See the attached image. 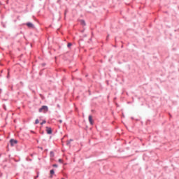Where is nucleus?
Instances as JSON below:
<instances>
[{"instance_id": "obj_13", "label": "nucleus", "mask_w": 179, "mask_h": 179, "mask_svg": "<svg viewBox=\"0 0 179 179\" xmlns=\"http://www.w3.org/2000/svg\"><path fill=\"white\" fill-rule=\"evenodd\" d=\"M59 122H62V120H60Z\"/></svg>"}, {"instance_id": "obj_14", "label": "nucleus", "mask_w": 179, "mask_h": 179, "mask_svg": "<svg viewBox=\"0 0 179 179\" xmlns=\"http://www.w3.org/2000/svg\"><path fill=\"white\" fill-rule=\"evenodd\" d=\"M67 144H69V142H67Z\"/></svg>"}, {"instance_id": "obj_7", "label": "nucleus", "mask_w": 179, "mask_h": 179, "mask_svg": "<svg viewBox=\"0 0 179 179\" xmlns=\"http://www.w3.org/2000/svg\"><path fill=\"white\" fill-rule=\"evenodd\" d=\"M67 47H69H69H72V43H69L68 45H67Z\"/></svg>"}, {"instance_id": "obj_3", "label": "nucleus", "mask_w": 179, "mask_h": 179, "mask_svg": "<svg viewBox=\"0 0 179 179\" xmlns=\"http://www.w3.org/2000/svg\"><path fill=\"white\" fill-rule=\"evenodd\" d=\"M10 143L11 146H15V145H16V143H17V141L11 139L10 141Z\"/></svg>"}, {"instance_id": "obj_10", "label": "nucleus", "mask_w": 179, "mask_h": 179, "mask_svg": "<svg viewBox=\"0 0 179 179\" xmlns=\"http://www.w3.org/2000/svg\"><path fill=\"white\" fill-rule=\"evenodd\" d=\"M45 120H43V122L41 123V125H43V124H45Z\"/></svg>"}, {"instance_id": "obj_12", "label": "nucleus", "mask_w": 179, "mask_h": 179, "mask_svg": "<svg viewBox=\"0 0 179 179\" xmlns=\"http://www.w3.org/2000/svg\"><path fill=\"white\" fill-rule=\"evenodd\" d=\"M53 167H58V165H57V164H53Z\"/></svg>"}, {"instance_id": "obj_5", "label": "nucleus", "mask_w": 179, "mask_h": 179, "mask_svg": "<svg viewBox=\"0 0 179 179\" xmlns=\"http://www.w3.org/2000/svg\"><path fill=\"white\" fill-rule=\"evenodd\" d=\"M88 120L90 121V123L91 125H93L94 124V122H93V117L92 115H90L89 117H88Z\"/></svg>"}, {"instance_id": "obj_1", "label": "nucleus", "mask_w": 179, "mask_h": 179, "mask_svg": "<svg viewBox=\"0 0 179 179\" xmlns=\"http://www.w3.org/2000/svg\"><path fill=\"white\" fill-rule=\"evenodd\" d=\"M47 111H48V107L47 106H43L39 109V113H47Z\"/></svg>"}, {"instance_id": "obj_8", "label": "nucleus", "mask_w": 179, "mask_h": 179, "mask_svg": "<svg viewBox=\"0 0 179 179\" xmlns=\"http://www.w3.org/2000/svg\"><path fill=\"white\" fill-rule=\"evenodd\" d=\"M40 121H38V119H36L35 121V124H39Z\"/></svg>"}, {"instance_id": "obj_6", "label": "nucleus", "mask_w": 179, "mask_h": 179, "mask_svg": "<svg viewBox=\"0 0 179 179\" xmlns=\"http://www.w3.org/2000/svg\"><path fill=\"white\" fill-rule=\"evenodd\" d=\"M50 173L51 174L50 177L52 178V176H54V174L55 173V172L54 171V169L50 170Z\"/></svg>"}, {"instance_id": "obj_4", "label": "nucleus", "mask_w": 179, "mask_h": 179, "mask_svg": "<svg viewBox=\"0 0 179 179\" xmlns=\"http://www.w3.org/2000/svg\"><path fill=\"white\" fill-rule=\"evenodd\" d=\"M46 132L48 134V135H51L52 134V130L51 129V127H46Z\"/></svg>"}, {"instance_id": "obj_2", "label": "nucleus", "mask_w": 179, "mask_h": 179, "mask_svg": "<svg viewBox=\"0 0 179 179\" xmlns=\"http://www.w3.org/2000/svg\"><path fill=\"white\" fill-rule=\"evenodd\" d=\"M26 25L27 26V27H29V29H34V24H33V23L31 22H27L26 24Z\"/></svg>"}, {"instance_id": "obj_11", "label": "nucleus", "mask_w": 179, "mask_h": 179, "mask_svg": "<svg viewBox=\"0 0 179 179\" xmlns=\"http://www.w3.org/2000/svg\"><path fill=\"white\" fill-rule=\"evenodd\" d=\"M59 163H62V159H59Z\"/></svg>"}, {"instance_id": "obj_9", "label": "nucleus", "mask_w": 179, "mask_h": 179, "mask_svg": "<svg viewBox=\"0 0 179 179\" xmlns=\"http://www.w3.org/2000/svg\"><path fill=\"white\" fill-rule=\"evenodd\" d=\"M80 23H81V24H84V25L86 24L85 23V21H84V20H81V21H80Z\"/></svg>"}]
</instances>
